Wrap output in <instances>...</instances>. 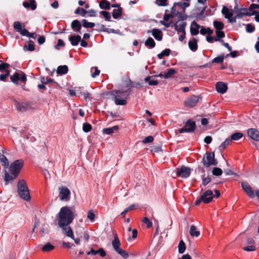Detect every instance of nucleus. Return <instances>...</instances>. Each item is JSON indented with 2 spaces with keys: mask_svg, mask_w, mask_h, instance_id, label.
<instances>
[{
  "mask_svg": "<svg viewBox=\"0 0 259 259\" xmlns=\"http://www.w3.org/2000/svg\"><path fill=\"white\" fill-rule=\"evenodd\" d=\"M143 223H145L147 225V226L148 228H150L152 226V222L149 220V219L145 217L143 220Z\"/></svg>",
  "mask_w": 259,
  "mask_h": 259,
  "instance_id": "obj_57",
  "label": "nucleus"
},
{
  "mask_svg": "<svg viewBox=\"0 0 259 259\" xmlns=\"http://www.w3.org/2000/svg\"><path fill=\"white\" fill-rule=\"evenodd\" d=\"M18 194L20 197L26 201L30 200L29 190L26 182L24 180H20L17 184Z\"/></svg>",
  "mask_w": 259,
  "mask_h": 259,
  "instance_id": "obj_3",
  "label": "nucleus"
},
{
  "mask_svg": "<svg viewBox=\"0 0 259 259\" xmlns=\"http://www.w3.org/2000/svg\"><path fill=\"white\" fill-rule=\"evenodd\" d=\"M119 128L117 125L113 126L111 127L105 128L103 130V132L104 134L107 135H110L113 133L114 131H116Z\"/></svg>",
  "mask_w": 259,
  "mask_h": 259,
  "instance_id": "obj_32",
  "label": "nucleus"
},
{
  "mask_svg": "<svg viewBox=\"0 0 259 259\" xmlns=\"http://www.w3.org/2000/svg\"><path fill=\"white\" fill-rule=\"evenodd\" d=\"M93 69L95 70V72L94 73H92V76L93 77H95L99 75L100 71L98 69V68L97 67H94L92 68L91 71H92V70Z\"/></svg>",
  "mask_w": 259,
  "mask_h": 259,
  "instance_id": "obj_61",
  "label": "nucleus"
},
{
  "mask_svg": "<svg viewBox=\"0 0 259 259\" xmlns=\"http://www.w3.org/2000/svg\"><path fill=\"white\" fill-rule=\"evenodd\" d=\"M187 25L186 22H181L179 24L175 25V29L177 30L178 33H186L185 28Z\"/></svg>",
  "mask_w": 259,
  "mask_h": 259,
  "instance_id": "obj_20",
  "label": "nucleus"
},
{
  "mask_svg": "<svg viewBox=\"0 0 259 259\" xmlns=\"http://www.w3.org/2000/svg\"><path fill=\"white\" fill-rule=\"evenodd\" d=\"M74 13L76 14L80 15L82 17H84L87 14L90 17H95L96 16V12L93 9L87 11L80 7L77 8Z\"/></svg>",
  "mask_w": 259,
  "mask_h": 259,
  "instance_id": "obj_11",
  "label": "nucleus"
},
{
  "mask_svg": "<svg viewBox=\"0 0 259 259\" xmlns=\"http://www.w3.org/2000/svg\"><path fill=\"white\" fill-rule=\"evenodd\" d=\"M247 134L252 140L259 141V131L255 128H249L247 130Z\"/></svg>",
  "mask_w": 259,
  "mask_h": 259,
  "instance_id": "obj_15",
  "label": "nucleus"
},
{
  "mask_svg": "<svg viewBox=\"0 0 259 259\" xmlns=\"http://www.w3.org/2000/svg\"><path fill=\"white\" fill-rule=\"evenodd\" d=\"M156 2L159 6H166L167 5V0H156Z\"/></svg>",
  "mask_w": 259,
  "mask_h": 259,
  "instance_id": "obj_60",
  "label": "nucleus"
},
{
  "mask_svg": "<svg viewBox=\"0 0 259 259\" xmlns=\"http://www.w3.org/2000/svg\"><path fill=\"white\" fill-rule=\"evenodd\" d=\"M198 101V97L193 95L185 100L184 105L187 107L192 108L196 106Z\"/></svg>",
  "mask_w": 259,
  "mask_h": 259,
  "instance_id": "obj_12",
  "label": "nucleus"
},
{
  "mask_svg": "<svg viewBox=\"0 0 259 259\" xmlns=\"http://www.w3.org/2000/svg\"><path fill=\"white\" fill-rule=\"evenodd\" d=\"M241 187L244 192L247 194V195L250 198H253L255 196L254 193L252 189V188L247 182H242Z\"/></svg>",
  "mask_w": 259,
  "mask_h": 259,
  "instance_id": "obj_13",
  "label": "nucleus"
},
{
  "mask_svg": "<svg viewBox=\"0 0 259 259\" xmlns=\"http://www.w3.org/2000/svg\"><path fill=\"white\" fill-rule=\"evenodd\" d=\"M222 12L224 15L225 17L227 19H230L233 15V10L229 9L226 7H224L223 8Z\"/></svg>",
  "mask_w": 259,
  "mask_h": 259,
  "instance_id": "obj_25",
  "label": "nucleus"
},
{
  "mask_svg": "<svg viewBox=\"0 0 259 259\" xmlns=\"http://www.w3.org/2000/svg\"><path fill=\"white\" fill-rule=\"evenodd\" d=\"M212 174L216 176H221L222 174V170L220 168L214 167L212 169Z\"/></svg>",
  "mask_w": 259,
  "mask_h": 259,
  "instance_id": "obj_50",
  "label": "nucleus"
},
{
  "mask_svg": "<svg viewBox=\"0 0 259 259\" xmlns=\"http://www.w3.org/2000/svg\"><path fill=\"white\" fill-rule=\"evenodd\" d=\"M10 65L6 63H3L0 64V71L3 72L5 71L7 72V71H9L8 69Z\"/></svg>",
  "mask_w": 259,
  "mask_h": 259,
  "instance_id": "obj_46",
  "label": "nucleus"
},
{
  "mask_svg": "<svg viewBox=\"0 0 259 259\" xmlns=\"http://www.w3.org/2000/svg\"><path fill=\"white\" fill-rule=\"evenodd\" d=\"M225 58H226V56L223 54L214 58L212 62V63H221L223 62Z\"/></svg>",
  "mask_w": 259,
  "mask_h": 259,
  "instance_id": "obj_38",
  "label": "nucleus"
},
{
  "mask_svg": "<svg viewBox=\"0 0 259 259\" xmlns=\"http://www.w3.org/2000/svg\"><path fill=\"white\" fill-rule=\"evenodd\" d=\"M256 13V11H251L249 9H244L243 12L236 15V17L241 18L243 16H252Z\"/></svg>",
  "mask_w": 259,
  "mask_h": 259,
  "instance_id": "obj_22",
  "label": "nucleus"
},
{
  "mask_svg": "<svg viewBox=\"0 0 259 259\" xmlns=\"http://www.w3.org/2000/svg\"><path fill=\"white\" fill-rule=\"evenodd\" d=\"M201 27V26L193 21L190 26V33L193 36L197 35L199 33V29Z\"/></svg>",
  "mask_w": 259,
  "mask_h": 259,
  "instance_id": "obj_17",
  "label": "nucleus"
},
{
  "mask_svg": "<svg viewBox=\"0 0 259 259\" xmlns=\"http://www.w3.org/2000/svg\"><path fill=\"white\" fill-rule=\"evenodd\" d=\"M231 138H227L226 140L220 146L219 149L221 151L224 150L227 146L230 145L232 142Z\"/></svg>",
  "mask_w": 259,
  "mask_h": 259,
  "instance_id": "obj_36",
  "label": "nucleus"
},
{
  "mask_svg": "<svg viewBox=\"0 0 259 259\" xmlns=\"http://www.w3.org/2000/svg\"><path fill=\"white\" fill-rule=\"evenodd\" d=\"M154 138L152 136H149L146 137L143 141L142 142L144 144L151 143L153 141Z\"/></svg>",
  "mask_w": 259,
  "mask_h": 259,
  "instance_id": "obj_56",
  "label": "nucleus"
},
{
  "mask_svg": "<svg viewBox=\"0 0 259 259\" xmlns=\"http://www.w3.org/2000/svg\"><path fill=\"white\" fill-rule=\"evenodd\" d=\"M243 134L240 132H237L232 134L231 136L232 140L237 141L243 137Z\"/></svg>",
  "mask_w": 259,
  "mask_h": 259,
  "instance_id": "obj_42",
  "label": "nucleus"
},
{
  "mask_svg": "<svg viewBox=\"0 0 259 259\" xmlns=\"http://www.w3.org/2000/svg\"><path fill=\"white\" fill-rule=\"evenodd\" d=\"M122 9L119 7L117 9H114L112 12V16L114 19H117L122 15Z\"/></svg>",
  "mask_w": 259,
  "mask_h": 259,
  "instance_id": "obj_33",
  "label": "nucleus"
},
{
  "mask_svg": "<svg viewBox=\"0 0 259 259\" xmlns=\"http://www.w3.org/2000/svg\"><path fill=\"white\" fill-rule=\"evenodd\" d=\"M176 73V70L173 68L169 69L166 73L164 75V77L166 79L171 77L173 75Z\"/></svg>",
  "mask_w": 259,
  "mask_h": 259,
  "instance_id": "obj_39",
  "label": "nucleus"
},
{
  "mask_svg": "<svg viewBox=\"0 0 259 259\" xmlns=\"http://www.w3.org/2000/svg\"><path fill=\"white\" fill-rule=\"evenodd\" d=\"M74 212L68 206H63L57 214L58 225L62 229L63 233L70 238H73V233L71 228L67 226L71 223L74 217Z\"/></svg>",
  "mask_w": 259,
  "mask_h": 259,
  "instance_id": "obj_1",
  "label": "nucleus"
},
{
  "mask_svg": "<svg viewBox=\"0 0 259 259\" xmlns=\"http://www.w3.org/2000/svg\"><path fill=\"white\" fill-rule=\"evenodd\" d=\"M148 32H151L152 34V35L154 36V37L159 40L160 41L162 39V35L161 31L158 29H153L151 31H148Z\"/></svg>",
  "mask_w": 259,
  "mask_h": 259,
  "instance_id": "obj_23",
  "label": "nucleus"
},
{
  "mask_svg": "<svg viewBox=\"0 0 259 259\" xmlns=\"http://www.w3.org/2000/svg\"><path fill=\"white\" fill-rule=\"evenodd\" d=\"M68 70V67L66 65L59 66L57 68V73L60 74H65L67 73Z\"/></svg>",
  "mask_w": 259,
  "mask_h": 259,
  "instance_id": "obj_34",
  "label": "nucleus"
},
{
  "mask_svg": "<svg viewBox=\"0 0 259 259\" xmlns=\"http://www.w3.org/2000/svg\"><path fill=\"white\" fill-rule=\"evenodd\" d=\"M23 6L26 8H30L32 10H34L36 8V5L35 0H29V2H24Z\"/></svg>",
  "mask_w": 259,
  "mask_h": 259,
  "instance_id": "obj_24",
  "label": "nucleus"
},
{
  "mask_svg": "<svg viewBox=\"0 0 259 259\" xmlns=\"http://www.w3.org/2000/svg\"><path fill=\"white\" fill-rule=\"evenodd\" d=\"M12 82L15 84H17L18 81L20 80L22 82H25L26 81V75L23 72H15L13 75L10 77Z\"/></svg>",
  "mask_w": 259,
  "mask_h": 259,
  "instance_id": "obj_10",
  "label": "nucleus"
},
{
  "mask_svg": "<svg viewBox=\"0 0 259 259\" xmlns=\"http://www.w3.org/2000/svg\"><path fill=\"white\" fill-rule=\"evenodd\" d=\"M202 161L203 165L206 167L210 165H216L218 163L217 160L215 159L213 152L206 153L203 157Z\"/></svg>",
  "mask_w": 259,
  "mask_h": 259,
  "instance_id": "obj_4",
  "label": "nucleus"
},
{
  "mask_svg": "<svg viewBox=\"0 0 259 259\" xmlns=\"http://www.w3.org/2000/svg\"><path fill=\"white\" fill-rule=\"evenodd\" d=\"M134 207H135V205L134 204H132V205H130L129 207L126 208L124 210V211H123L121 213V215H124V214H125L129 211H131V210H133L134 208Z\"/></svg>",
  "mask_w": 259,
  "mask_h": 259,
  "instance_id": "obj_59",
  "label": "nucleus"
},
{
  "mask_svg": "<svg viewBox=\"0 0 259 259\" xmlns=\"http://www.w3.org/2000/svg\"><path fill=\"white\" fill-rule=\"evenodd\" d=\"M174 14H165L163 16V19L165 21H167L169 19L172 18L174 17Z\"/></svg>",
  "mask_w": 259,
  "mask_h": 259,
  "instance_id": "obj_64",
  "label": "nucleus"
},
{
  "mask_svg": "<svg viewBox=\"0 0 259 259\" xmlns=\"http://www.w3.org/2000/svg\"><path fill=\"white\" fill-rule=\"evenodd\" d=\"M131 85V81L128 78H127L126 90H113L111 92V95L113 96L115 104L116 105H125L126 104V99L128 96L127 92L130 89Z\"/></svg>",
  "mask_w": 259,
  "mask_h": 259,
  "instance_id": "obj_2",
  "label": "nucleus"
},
{
  "mask_svg": "<svg viewBox=\"0 0 259 259\" xmlns=\"http://www.w3.org/2000/svg\"><path fill=\"white\" fill-rule=\"evenodd\" d=\"M87 218L91 222H94L95 220V215L93 210H90L88 212Z\"/></svg>",
  "mask_w": 259,
  "mask_h": 259,
  "instance_id": "obj_47",
  "label": "nucleus"
},
{
  "mask_svg": "<svg viewBox=\"0 0 259 259\" xmlns=\"http://www.w3.org/2000/svg\"><path fill=\"white\" fill-rule=\"evenodd\" d=\"M0 161L6 169L9 166V161L7 157L2 154H0Z\"/></svg>",
  "mask_w": 259,
  "mask_h": 259,
  "instance_id": "obj_31",
  "label": "nucleus"
},
{
  "mask_svg": "<svg viewBox=\"0 0 259 259\" xmlns=\"http://www.w3.org/2000/svg\"><path fill=\"white\" fill-rule=\"evenodd\" d=\"M215 88L217 92L222 94L225 93L228 89L227 84L221 81L216 83Z\"/></svg>",
  "mask_w": 259,
  "mask_h": 259,
  "instance_id": "obj_19",
  "label": "nucleus"
},
{
  "mask_svg": "<svg viewBox=\"0 0 259 259\" xmlns=\"http://www.w3.org/2000/svg\"><path fill=\"white\" fill-rule=\"evenodd\" d=\"M59 197L61 201H68L70 199V191L66 187L62 186L58 189Z\"/></svg>",
  "mask_w": 259,
  "mask_h": 259,
  "instance_id": "obj_7",
  "label": "nucleus"
},
{
  "mask_svg": "<svg viewBox=\"0 0 259 259\" xmlns=\"http://www.w3.org/2000/svg\"><path fill=\"white\" fill-rule=\"evenodd\" d=\"M55 246L50 242H47L42 247V251L44 252H50L54 249Z\"/></svg>",
  "mask_w": 259,
  "mask_h": 259,
  "instance_id": "obj_29",
  "label": "nucleus"
},
{
  "mask_svg": "<svg viewBox=\"0 0 259 259\" xmlns=\"http://www.w3.org/2000/svg\"><path fill=\"white\" fill-rule=\"evenodd\" d=\"M189 233L192 237H198L200 234V231L197 230V228L194 225L191 226Z\"/></svg>",
  "mask_w": 259,
  "mask_h": 259,
  "instance_id": "obj_27",
  "label": "nucleus"
},
{
  "mask_svg": "<svg viewBox=\"0 0 259 259\" xmlns=\"http://www.w3.org/2000/svg\"><path fill=\"white\" fill-rule=\"evenodd\" d=\"M24 51H33L35 49L34 44H28L27 46L25 45L23 48Z\"/></svg>",
  "mask_w": 259,
  "mask_h": 259,
  "instance_id": "obj_54",
  "label": "nucleus"
},
{
  "mask_svg": "<svg viewBox=\"0 0 259 259\" xmlns=\"http://www.w3.org/2000/svg\"><path fill=\"white\" fill-rule=\"evenodd\" d=\"M100 14L105 18V20L107 21H110V19L111 18V15L110 13L107 11H101L100 12Z\"/></svg>",
  "mask_w": 259,
  "mask_h": 259,
  "instance_id": "obj_48",
  "label": "nucleus"
},
{
  "mask_svg": "<svg viewBox=\"0 0 259 259\" xmlns=\"http://www.w3.org/2000/svg\"><path fill=\"white\" fill-rule=\"evenodd\" d=\"M69 40L72 46H76L81 41V37L79 35H71L69 38Z\"/></svg>",
  "mask_w": 259,
  "mask_h": 259,
  "instance_id": "obj_26",
  "label": "nucleus"
},
{
  "mask_svg": "<svg viewBox=\"0 0 259 259\" xmlns=\"http://www.w3.org/2000/svg\"><path fill=\"white\" fill-rule=\"evenodd\" d=\"M116 252L124 258H127L128 257V253L121 248L117 250Z\"/></svg>",
  "mask_w": 259,
  "mask_h": 259,
  "instance_id": "obj_52",
  "label": "nucleus"
},
{
  "mask_svg": "<svg viewBox=\"0 0 259 259\" xmlns=\"http://www.w3.org/2000/svg\"><path fill=\"white\" fill-rule=\"evenodd\" d=\"M82 129L84 132L88 133L92 130V125L89 123H84L83 124Z\"/></svg>",
  "mask_w": 259,
  "mask_h": 259,
  "instance_id": "obj_49",
  "label": "nucleus"
},
{
  "mask_svg": "<svg viewBox=\"0 0 259 259\" xmlns=\"http://www.w3.org/2000/svg\"><path fill=\"white\" fill-rule=\"evenodd\" d=\"M23 165L24 162L22 160H15L10 164L9 168L10 172L18 176Z\"/></svg>",
  "mask_w": 259,
  "mask_h": 259,
  "instance_id": "obj_6",
  "label": "nucleus"
},
{
  "mask_svg": "<svg viewBox=\"0 0 259 259\" xmlns=\"http://www.w3.org/2000/svg\"><path fill=\"white\" fill-rule=\"evenodd\" d=\"M113 234L114 236V239L112 241V245L114 250L116 251L120 248V246L121 243L117 233L116 232H113Z\"/></svg>",
  "mask_w": 259,
  "mask_h": 259,
  "instance_id": "obj_18",
  "label": "nucleus"
},
{
  "mask_svg": "<svg viewBox=\"0 0 259 259\" xmlns=\"http://www.w3.org/2000/svg\"><path fill=\"white\" fill-rule=\"evenodd\" d=\"M175 5L179 6L183 11L190 6V3L188 2H179L175 3Z\"/></svg>",
  "mask_w": 259,
  "mask_h": 259,
  "instance_id": "obj_44",
  "label": "nucleus"
},
{
  "mask_svg": "<svg viewBox=\"0 0 259 259\" xmlns=\"http://www.w3.org/2000/svg\"><path fill=\"white\" fill-rule=\"evenodd\" d=\"M195 130V123L191 120H188L184 127L181 128L179 130L180 133H183L185 132L192 133Z\"/></svg>",
  "mask_w": 259,
  "mask_h": 259,
  "instance_id": "obj_9",
  "label": "nucleus"
},
{
  "mask_svg": "<svg viewBox=\"0 0 259 259\" xmlns=\"http://www.w3.org/2000/svg\"><path fill=\"white\" fill-rule=\"evenodd\" d=\"M145 45L150 48H153L155 46V42L151 37H149L145 41Z\"/></svg>",
  "mask_w": 259,
  "mask_h": 259,
  "instance_id": "obj_37",
  "label": "nucleus"
},
{
  "mask_svg": "<svg viewBox=\"0 0 259 259\" xmlns=\"http://www.w3.org/2000/svg\"><path fill=\"white\" fill-rule=\"evenodd\" d=\"M13 26L17 31L20 32L22 29V28L24 27V25H22L19 21H16L14 23Z\"/></svg>",
  "mask_w": 259,
  "mask_h": 259,
  "instance_id": "obj_43",
  "label": "nucleus"
},
{
  "mask_svg": "<svg viewBox=\"0 0 259 259\" xmlns=\"http://www.w3.org/2000/svg\"><path fill=\"white\" fill-rule=\"evenodd\" d=\"M206 40L209 42H212L213 40H214L215 41H220L221 39H219L217 38H215L213 36H210V35H208L206 37Z\"/></svg>",
  "mask_w": 259,
  "mask_h": 259,
  "instance_id": "obj_55",
  "label": "nucleus"
},
{
  "mask_svg": "<svg viewBox=\"0 0 259 259\" xmlns=\"http://www.w3.org/2000/svg\"><path fill=\"white\" fill-rule=\"evenodd\" d=\"M255 28L251 24H248L246 25V30L247 32L251 33L254 31Z\"/></svg>",
  "mask_w": 259,
  "mask_h": 259,
  "instance_id": "obj_58",
  "label": "nucleus"
},
{
  "mask_svg": "<svg viewBox=\"0 0 259 259\" xmlns=\"http://www.w3.org/2000/svg\"><path fill=\"white\" fill-rule=\"evenodd\" d=\"M213 197L214 195L212 191L210 190H206L197 199L195 202V205H198L202 202L206 204L212 201Z\"/></svg>",
  "mask_w": 259,
  "mask_h": 259,
  "instance_id": "obj_5",
  "label": "nucleus"
},
{
  "mask_svg": "<svg viewBox=\"0 0 259 259\" xmlns=\"http://www.w3.org/2000/svg\"><path fill=\"white\" fill-rule=\"evenodd\" d=\"M87 253L89 255H95L99 254L101 257H104L106 255V253L103 248H99L97 250H95L93 248H91L90 250L87 252Z\"/></svg>",
  "mask_w": 259,
  "mask_h": 259,
  "instance_id": "obj_14",
  "label": "nucleus"
},
{
  "mask_svg": "<svg viewBox=\"0 0 259 259\" xmlns=\"http://www.w3.org/2000/svg\"><path fill=\"white\" fill-rule=\"evenodd\" d=\"M64 46V41L61 39H59L58 41V43L56 46H55V49L57 50H59L60 47H63Z\"/></svg>",
  "mask_w": 259,
  "mask_h": 259,
  "instance_id": "obj_63",
  "label": "nucleus"
},
{
  "mask_svg": "<svg viewBox=\"0 0 259 259\" xmlns=\"http://www.w3.org/2000/svg\"><path fill=\"white\" fill-rule=\"evenodd\" d=\"M213 25L216 30H221L224 27V24L220 21H214L213 22Z\"/></svg>",
  "mask_w": 259,
  "mask_h": 259,
  "instance_id": "obj_45",
  "label": "nucleus"
},
{
  "mask_svg": "<svg viewBox=\"0 0 259 259\" xmlns=\"http://www.w3.org/2000/svg\"><path fill=\"white\" fill-rule=\"evenodd\" d=\"M188 46L190 49L195 52L197 50L198 46H197V40L195 38H193L192 40H189L188 42Z\"/></svg>",
  "mask_w": 259,
  "mask_h": 259,
  "instance_id": "obj_28",
  "label": "nucleus"
},
{
  "mask_svg": "<svg viewBox=\"0 0 259 259\" xmlns=\"http://www.w3.org/2000/svg\"><path fill=\"white\" fill-rule=\"evenodd\" d=\"M215 33H216L217 36L218 37L217 38L220 39L221 38H223L225 37L224 32L221 30H216Z\"/></svg>",
  "mask_w": 259,
  "mask_h": 259,
  "instance_id": "obj_62",
  "label": "nucleus"
},
{
  "mask_svg": "<svg viewBox=\"0 0 259 259\" xmlns=\"http://www.w3.org/2000/svg\"><path fill=\"white\" fill-rule=\"evenodd\" d=\"M82 26L85 28H93L95 24L93 22H89L85 19H83L81 21Z\"/></svg>",
  "mask_w": 259,
  "mask_h": 259,
  "instance_id": "obj_41",
  "label": "nucleus"
},
{
  "mask_svg": "<svg viewBox=\"0 0 259 259\" xmlns=\"http://www.w3.org/2000/svg\"><path fill=\"white\" fill-rule=\"evenodd\" d=\"M4 181H5L6 185H8L9 183L12 182L17 177V176L14 174H9L6 169L4 170Z\"/></svg>",
  "mask_w": 259,
  "mask_h": 259,
  "instance_id": "obj_16",
  "label": "nucleus"
},
{
  "mask_svg": "<svg viewBox=\"0 0 259 259\" xmlns=\"http://www.w3.org/2000/svg\"><path fill=\"white\" fill-rule=\"evenodd\" d=\"M243 250L246 251H252L256 250V247L253 245H249L243 247Z\"/></svg>",
  "mask_w": 259,
  "mask_h": 259,
  "instance_id": "obj_53",
  "label": "nucleus"
},
{
  "mask_svg": "<svg viewBox=\"0 0 259 259\" xmlns=\"http://www.w3.org/2000/svg\"><path fill=\"white\" fill-rule=\"evenodd\" d=\"M16 109L20 111H24L25 110V106L19 102H16L15 103Z\"/></svg>",
  "mask_w": 259,
  "mask_h": 259,
  "instance_id": "obj_51",
  "label": "nucleus"
},
{
  "mask_svg": "<svg viewBox=\"0 0 259 259\" xmlns=\"http://www.w3.org/2000/svg\"><path fill=\"white\" fill-rule=\"evenodd\" d=\"M71 28L75 31L81 33V25L78 20H73L71 24Z\"/></svg>",
  "mask_w": 259,
  "mask_h": 259,
  "instance_id": "obj_21",
  "label": "nucleus"
},
{
  "mask_svg": "<svg viewBox=\"0 0 259 259\" xmlns=\"http://www.w3.org/2000/svg\"><path fill=\"white\" fill-rule=\"evenodd\" d=\"M99 7L102 9L109 10L110 9V3L106 0H103L100 2Z\"/></svg>",
  "mask_w": 259,
  "mask_h": 259,
  "instance_id": "obj_30",
  "label": "nucleus"
},
{
  "mask_svg": "<svg viewBox=\"0 0 259 259\" xmlns=\"http://www.w3.org/2000/svg\"><path fill=\"white\" fill-rule=\"evenodd\" d=\"M200 29V33L202 35H205L206 34L211 35L213 33V31L209 28H205L203 26H201Z\"/></svg>",
  "mask_w": 259,
  "mask_h": 259,
  "instance_id": "obj_35",
  "label": "nucleus"
},
{
  "mask_svg": "<svg viewBox=\"0 0 259 259\" xmlns=\"http://www.w3.org/2000/svg\"><path fill=\"white\" fill-rule=\"evenodd\" d=\"M191 172V169L188 167L182 166L176 169L177 176L182 178H187L189 177Z\"/></svg>",
  "mask_w": 259,
  "mask_h": 259,
  "instance_id": "obj_8",
  "label": "nucleus"
},
{
  "mask_svg": "<svg viewBox=\"0 0 259 259\" xmlns=\"http://www.w3.org/2000/svg\"><path fill=\"white\" fill-rule=\"evenodd\" d=\"M186 249V246L184 242L181 240L178 245V250L180 253H183Z\"/></svg>",
  "mask_w": 259,
  "mask_h": 259,
  "instance_id": "obj_40",
  "label": "nucleus"
}]
</instances>
